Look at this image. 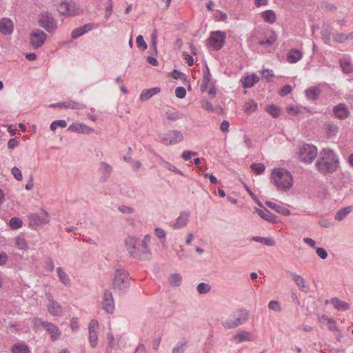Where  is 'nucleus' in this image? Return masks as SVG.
<instances>
[{
    "mask_svg": "<svg viewBox=\"0 0 353 353\" xmlns=\"http://www.w3.org/2000/svg\"><path fill=\"white\" fill-rule=\"evenodd\" d=\"M270 180L278 191H288L294 184L292 174L283 168H274L271 172Z\"/></svg>",
    "mask_w": 353,
    "mask_h": 353,
    "instance_id": "nucleus-1",
    "label": "nucleus"
},
{
    "mask_svg": "<svg viewBox=\"0 0 353 353\" xmlns=\"http://www.w3.org/2000/svg\"><path fill=\"white\" fill-rule=\"evenodd\" d=\"M338 159L334 152L330 149H324L316 163V169L321 173L334 172L338 168Z\"/></svg>",
    "mask_w": 353,
    "mask_h": 353,
    "instance_id": "nucleus-2",
    "label": "nucleus"
},
{
    "mask_svg": "<svg viewBox=\"0 0 353 353\" xmlns=\"http://www.w3.org/2000/svg\"><path fill=\"white\" fill-rule=\"evenodd\" d=\"M317 148L312 144H303L299 148L298 157L300 161L304 163H311L316 158Z\"/></svg>",
    "mask_w": 353,
    "mask_h": 353,
    "instance_id": "nucleus-3",
    "label": "nucleus"
},
{
    "mask_svg": "<svg viewBox=\"0 0 353 353\" xmlns=\"http://www.w3.org/2000/svg\"><path fill=\"white\" fill-rule=\"evenodd\" d=\"M249 317V312L247 310H240L232 316V318L227 319L223 323L225 328H234L246 322Z\"/></svg>",
    "mask_w": 353,
    "mask_h": 353,
    "instance_id": "nucleus-4",
    "label": "nucleus"
},
{
    "mask_svg": "<svg viewBox=\"0 0 353 353\" xmlns=\"http://www.w3.org/2000/svg\"><path fill=\"white\" fill-rule=\"evenodd\" d=\"M226 39L225 32L217 30L212 32L208 38V45L214 50H220L224 45Z\"/></svg>",
    "mask_w": 353,
    "mask_h": 353,
    "instance_id": "nucleus-5",
    "label": "nucleus"
},
{
    "mask_svg": "<svg viewBox=\"0 0 353 353\" xmlns=\"http://www.w3.org/2000/svg\"><path fill=\"white\" fill-rule=\"evenodd\" d=\"M161 141L165 145H174L183 139V134L178 130H169L161 134Z\"/></svg>",
    "mask_w": 353,
    "mask_h": 353,
    "instance_id": "nucleus-6",
    "label": "nucleus"
},
{
    "mask_svg": "<svg viewBox=\"0 0 353 353\" xmlns=\"http://www.w3.org/2000/svg\"><path fill=\"white\" fill-rule=\"evenodd\" d=\"M58 10L61 15L71 17L78 15L81 13V9L74 3L62 2L58 8Z\"/></svg>",
    "mask_w": 353,
    "mask_h": 353,
    "instance_id": "nucleus-7",
    "label": "nucleus"
},
{
    "mask_svg": "<svg viewBox=\"0 0 353 353\" xmlns=\"http://www.w3.org/2000/svg\"><path fill=\"white\" fill-rule=\"evenodd\" d=\"M39 25L49 32H54L57 29V21L48 13H43L39 19Z\"/></svg>",
    "mask_w": 353,
    "mask_h": 353,
    "instance_id": "nucleus-8",
    "label": "nucleus"
},
{
    "mask_svg": "<svg viewBox=\"0 0 353 353\" xmlns=\"http://www.w3.org/2000/svg\"><path fill=\"white\" fill-rule=\"evenodd\" d=\"M47 35L41 30L37 29L33 30L30 35V41L32 46L34 49L41 47L46 40Z\"/></svg>",
    "mask_w": 353,
    "mask_h": 353,
    "instance_id": "nucleus-9",
    "label": "nucleus"
},
{
    "mask_svg": "<svg viewBox=\"0 0 353 353\" xmlns=\"http://www.w3.org/2000/svg\"><path fill=\"white\" fill-rule=\"evenodd\" d=\"M128 278L127 274L122 270H117L115 272L113 281L114 288L123 290L128 287Z\"/></svg>",
    "mask_w": 353,
    "mask_h": 353,
    "instance_id": "nucleus-10",
    "label": "nucleus"
},
{
    "mask_svg": "<svg viewBox=\"0 0 353 353\" xmlns=\"http://www.w3.org/2000/svg\"><path fill=\"white\" fill-rule=\"evenodd\" d=\"M125 245L127 250L132 256L137 258L142 255L139 251L138 240L134 237H128L125 240Z\"/></svg>",
    "mask_w": 353,
    "mask_h": 353,
    "instance_id": "nucleus-11",
    "label": "nucleus"
},
{
    "mask_svg": "<svg viewBox=\"0 0 353 353\" xmlns=\"http://www.w3.org/2000/svg\"><path fill=\"white\" fill-rule=\"evenodd\" d=\"M29 219L30 223L34 225H41L50 222V215L46 211L42 210L41 215L32 214L30 215Z\"/></svg>",
    "mask_w": 353,
    "mask_h": 353,
    "instance_id": "nucleus-12",
    "label": "nucleus"
},
{
    "mask_svg": "<svg viewBox=\"0 0 353 353\" xmlns=\"http://www.w3.org/2000/svg\"><path fill=\"white\" fill-rule=\"evenodd\" d=\"M48 312L52 316H61L63 314L62 307L56 302L51 296H48L46 305Z\"/></svg>",
    "mask_w": 353,
    "mask_h": 353,
    "instance_id": "nucleus-13",
    "label": "nucleus"
},
{
    "mask_svg": "<svg viewBox=\"0 0 353 353\" xmlns=\"http://www.w3.org/2000/svg\"><path fill=\"white\" fill-rule=\"evenodd\" d=\"M102 307L108 313H113L114 310V302L111 292L105 290L103 294Z\"/></svg>",
    "mask_w": 353,
    "mask_h": 353,
    "instance_id": "nucleus-14",
    "label": "nucleus"
},
{
    "mask_svg": "<svg viewBox=\"0 0 353 353\" xmlns=\"http://www.w3.org/2000/svg\"><path fill=\"white\" fill-rule=\"evenodd\" d=\"M68 131L84 134H89L94 132V130L92 128L78 122L72 123L70 125L68 128Z\"/></svg>",
    "mask_w": 353,
    "mask_h": 353,
    "instance_id": "nucleus-15",
    "label": "nucleus"
},
{
    "mask_svg": "<svg viewBox=\"0 0 353 353\" xmlns=\"http://www.w3.org/2000/svg\"><path fill=\"white\" fill-rule=\"evenodd\" d=\"M40 324L50 334L51 339L53 341L57 340L59 338L61 332L57 325L46 321H41Z\"/></svg>",
    "mask_w": 353,
    "mask_h": 353,
    "instance_id": "nucleus-16",
    "label": "nucleus"
},
{
    "mask_svg": "<svg viewBox=\"0 0 353 353\" xmlns=\"http://www.w3.org/2000/svg\"><path fill=\"white\" fill-rule=\"evenodd\" d=\"M290 276L295 282L296 285L301 292L305 293L309 292L310 285L302 276L291 272L290 274Z\"/></svg>",
    "mask_w": 353,
    "mask_h": 353,
    "instance_id": "nucleus-17",
    "label": "nucleus"
},
{
    "mask_svg": "<svg viewBox=\"0 0 353 353\" xmlns=\"http://www.w3.org/2000/svg\"><path fill=\"white\" fill-rule=\"evenodd\" d=\"M14 30V24L11 19L3 18L0 20V32L4 35L10 34Z\"/></svg>",
    "mask_w": 353,
    "mask_h": 353,
    "instance_id": "nucleus-18",
    "label": "nucleus"
},
{
    "mask_svg": "<svg viewBox=\"0 0 353 353\" xmlns=\"http://www.w3.org/2000/svg\"><path fill=\"white\" fill-rule=\"evenodd\" d=\"M277 39V36L272 30L266 31L265 33V38L259 40V43L261 46H270L274 43Z\"/></svg>",
    "mask_w": 353,
    "mask_h": 353,
    "instance_id": "nucleus-19",
    "label": "nucleus"
},
{
    "mask_svg": "<svg viewBox=\"0 0 353 353\" xmlns=\"http://www.w3.org/2000/svg\"><path fill=\"white\" fill-rule=\"evenodd\" d=\"M265 205L271 208L272 210H274L279 214H281L284 216H290L291 214V212L289 209L285 208L284 205H279L274 202L268 201L265 202Z\"/></svg>",
    "mask_w": 353,
    "mask_h": 353,
    "instance_id": "nucleus-20",
    "label": "nucleus"
},
{
    "mask_svg": "<svg viewBox=\"0 0 353 353\" xmlns=\"http://www.w3.org/2000/svg\"><path fill=\"white\" fill-rule=\"evenodd\" d=\"M189 216L190 214L188 212H181L173 224L172 228L175 230L184 228L188 222Z\"/></svg>",
    "mask_w": 353,
    "mask_h": 353,
    "instance_id": "nucleus-21",
    "label": "nucleus"
},
{
    "mask_svg": "<svg viewBox=\"0 0 353 353\" xmlns=\"http://www.w3.org/2000/svg\"><path fill=\"white\" fill-rule=\"evenodd\" d=\"M256 212L259 214V216L263 219V220L270 223H275L277 221V217L274 214H273L270 211L267 210L266 209L261 210V209H256Z\"/></svg>",
    "mask_w": 353,
    "mask_h": 353,
    "instance_id": "nucleus-22",
    "label": "nucleus"
},
{
    "mask_svg": "<svg viewBox=\"0 0 353 353\" xmlns=\"http://www.w3.org/2000/svg\"><path fill=\"white\" fill-rule=\"evenodd\" d=\"M328 303L332 304L334 306V307L338 310L345 311L350 309V305L347 303L343 301L336 297L331 299L330 301L327 300L325 301L326 304H327Z\"/></svg>",
    "mask_w": 353,
    "mask_h": 353,
    "instance_id": "nucleus-23",
    "label": "nucleus"
},
{
    "mask_svg": "<svg viewBox=\"0 0 353 353\" xmlns=\"http://www.w3.org/2000/svg\"><path fill=\"white\" fill-rule=\"evenodd\" d=\"M334 115L339 119H345L349 115V111L344 104H339L334 108Z\"/></svg>",
    "mask_w": 353,
    "mask_h": 353,
    "instance_id": "nucleus-24",
    "label": "nucleus"
},
{
    "mask_svg": "<svg viewBox=\"0 0 353 353\" xmlns=\"http://www.w3.org/2000/svg\"><path fill=\"white\" fill-rule=\"evenodd\" d=\"M159 92H160V88L158 87L145 89L141 92L139 99L141 101H145Z\"/></svg>",
    "mask_w": 353,
    "mask_h": 353,
    "instance_id": "nucleus-25",
    "label": "nucleus"
},
{
    "mask_svg": "<svg viewBox=\"0 0 353 353\" xmlns=\"http://www.w3.org/2000/svg\"><path fill=\"white\" fill-rule=\"evenodd\" d=\"M11 353H30L29 347L23 342H18L13 344L10 348Z\"/></svg>",
    "mask_w": 353,
    "mask_h": 353,
    "instance_id": "nucleus-26",
    "label": "nucleus"
},
{
    "mask_svg": "<svg viewBox=\"0 0 353 353\" xmlns=\"http://www.w3.org/2000/svg\"><path fill=\"white\" fill-rule=\"evenodd\" d=\"M55 106L72 110H81L85 108V106L83 104L74 101H69L63 103H60L57 104Z\"/></svg>",
    "mask_w": 353,
    "mask_h": 353,
    "instance_id": "nucleus-27",
    "label": "nucleus"
},
{
    "mask_svg": "<svg viewBox=\"0 0 353 353\" xmlns=\"http://www.w3.org/2000/svg\"><path fill=\"white\" fill-rule=\"evenodd\" d=\"M260 16L264 21L269 23L270 24L274 23L276 21V14L272 10H268L264 12H262L260 14Z\"/></svg>",
    "mask_w": 353,
    "mask_h": 353,
    "instance_id": "nucleus-28",
    "label": "nucleus"
},
{
    "mask_svg": "<svg viewBox=\"0 0 353 353\" xmlns=\"http://www.w3.org/2000/svg\"><path fill=\"white\" fill-rule=\"evenodd\" d=\"M259 80V78L256 74L247 75L242 79V83L244 88H251Z\"/></svg>",
    "mask_w": 353,
    "mask_h": 353,
    "instance_id": "nucleus-29",
    "label": "nucleus"
},
{
    "mask_svg": "<svg viewBox=\"0 0 353 353\" xmlns=\"http://www.w3.org/2000/svg\"><path fill=\"white\" fill-rule=\"evenodd\" d=\"M303 56L301 51L296 49H292L290 50L287 60L289 63H294L299 61Z\"/></svg>",
    "mask_w": 353,
    "mask_h": 353,
    "instance_id": "nucleus-30",
    "label": "nucleus"
},
{
    "mask_svg": "<svg viewBox=\"0 0 353 353\" xmlns=\"http://www.w3.org/2000/svg\"><path fill=\"white\" fill-rule=\"evenodd\" d=\"M340 65L343 72L350 73L353 71V65L349 58L343 57L340 60Z\"/></svg>",
    "mask_w": 353,
    "mask_h": 353,
    "instance_id": "nucleus-31",
    "label": "nucleus"
},
{
    "mask_svg": "<svg viewBox=\"0 0 353 353\" xmlns=\"http://www.w3.org/2000/svg\"><path fill=\"white\" fill-rule=\"evenodd\" d=\"M265 110L274 118H277L281 115V109L276 105H268Z\"/></svg>",
    "mask_w": 353,
    "mask_h": 353,
    "instance_id": "nucleus-32",
    "label": "nucleus"
},
{
    "mask_svg": "<svg viewBox=\"0 0 353 353\" xmlns=\"http://www.w3.org/2000/svg\"><path fill=\"white\" fill-rule=\"evenodd\" d=\"M321 92L319 88L312 86L305 90V94L307 99L310 100H315L318 98Z\"/></svg>",
    "mask_w": 353,
    "mask_h": 353,
    "instance_id": "nucleus-33",
    "label": "nucleus"
},
{
    "mask_svg": "<svg viewBox=\"0 0 353 353\" xmlns=\"http://www.w3.org/2000/svg\"><path fill=\"white\" fill-rule=\"evenodd\" d=\"M319 321L323 323H326L327 325L328 329L330 330L334 331L337 330L335 321L325 315L321 316L319 318Z\"/></svg>",
    "mask_w": 353,
    "mask_h": 353,
    "instance_id": "nucleus-34",
    "label": "nucleus"
},
{
    "mask_svg": "<svg viewBox=\"0 0 353 353\" xmlns=\"http://www.w3.org/2000/svg\"><path fill=\"white\" fill-rule=\"evenodd\" d=\"M257 108H258V105L253 100H250V101H247L246 103H245V104L243 105V110L247 114H251V113L256 111Z\"/></svg>",
    "mask_w": 353,
    "mask_h": 353,
    "instance_id": "nucleus-35",
    "label": "nucleus"
},
{
    "mask_svg": "<svg viewBox=\"0 0 353 353\" xmlns=\"http://www.w3.org/2000/svg\"><path fill=\"white\" fill-rule=\"evenodd\" d=\"M252 240L256 242H259L268 246H274L275 245V241L272 237H261L255 236L252 237Z\"/></svg>",
    "mask_w": 353,
    "mask_h": 353,
    "instance_id": "nucleus-36",
    "label": "nucleus"
},
{
    "mask_svg": "<svg viewBox=\"0 0 353 353\" xmlns=\"http://www.w3.org/2000/svg\"><path fill=\"white\" fill-rule=\"evenodd\" d=\"M352 210H353V206H347L340 210L335 215V219L341 221H342Z\"/></svg>",
    "mask_w": 353,
    "mask_h": 353,
    "instance_id": "nucleus-37",
    "label": "nucleus"
},
{
    "mask_svg": "<svg viewBox=\"0 0 353 353\" xmlns=\"http://www.w3.org/2000/svg\"><path fill=\"white\" fill-rule=\"evenodd\" d=\"M14 242L16 246L20 249L23 250H27L28 249V245L26 241L21 236H17L14 239Z\"/></svg>",
    "mask_w": 353,
    "mask_h": 353,
    "instance_id": "nucleus-38",
    "label": "nucleus"
},
{
    "mask_svg": "<svg viewBox=\"0 0 353 353\" xmlns=\"http://www.w3.org/2000/svg\"><path fill=\"white\" fill-rule=\"evenodd\" d=\"M250 168L252 171H253L256 174H261L265 170V166L261 163H253L250 165Z\"/></svg>",
    "mask_w": 353,
    "mask_h": 353,
    "instance_id": "nucleus-39",
    "label": "nucleus"
},
{
    "mask_svg": "<svg viewBox=\"0 0 353 353\" xmlns=\"http://www.w3.org/2000/svg\"><path fill=\"white\" fill-rule=\"evenodd\" d=\"M182 281V277L179 274H173L169 279L170 283L173 286H179Z\"/></svg>",
    "mask_w": 353,
    "mask_h": 353,
    "instance_id": "nucleus-40",
    "label": "nucleus"
},
{
    "mask_svg": "<svg viewBox=\"0 0 353 353\" xmlns=\"http://www.w3.org/2000/svg\"><path fill=\"white\" fill-rule=\"evenodd\" d=\"M58 276L61 281L63 282L65 285L70 284V279L67 274L63 271V270L61 268H58L57 269Z\"/></svg>",
    "mask_w": 353,
    "mask_h": 353,
    "instance_id": "nucleus-41",
    "label": "nucleus"
},
{
    "mask_svg": "<svg viewBox=\"0 0 353 353\" xmlns=\"http://www.w3.org/2000/svg\"><path fill=\"white\" fill-rule=\"evenodd\" d=\"M67 126V122L65 120H57L52 122L50 124V130L55 131L58 127L65 128Z\"/></svg>",
    "mask_w": 353,
    "mask_h": 353,
    "instance_id": "nucleus-42",
    "label": "nucleus"
},
{
    "mask_svg": "<svg viewBox=\"0 0 353 353\" xmlns=\"http://www.w3.org/2000/svg\"><path fill=\"white\" fill-rule=\"evenodd\" d=\"M250 334L248 332H241L237 334L234 336V339L237 341V343H241L244 341H250Z\"/></svg>",
    "mask_w": 353,
    "mask_h": 353,
    "instance_id": "nucleus-43",
    "label": "nucleus"
},
{
    "mask_svg": "<svg viewBox=\"0 0 353 353\" xmlns=\"http://www.w3.org/2000/svg\"><path fill=\"white\" fill-rule=\"evenodd\" d=\"M214 18L216 21H225L228 19L227 14L221 11V10H215L214 13Z\"/></svg>",
    "mask_w": 353,
    "mask_h": 353,
    "instance_id": "nucleus-44",
    "label": "nucleus"
},
{
    "mask_svg": "<svg viewBox=\"0 0 353 353\" xmlns=\"http://www.w3.org/2000/svg\"><path fill=\"white\" fill-rule=\"evenodd\" d=\"M196 290L199 294H206L210 291L211 286L208 283H201L198 285Z\"/></svg>",
    "mask_w": 353,
    "mask_h": 353,
    "instance_id": "nucleus-45",
    "label": "nucleus"
},
{
    "mask_svg": "<svg viewBox=\"0 0 353 353\" xmlns=\"http://www.w3.org/2000/svg\"><path fill=\"white\" fill-rule=\"evenodd\" d=\"M9 225L12 229H18L22 226V221L17 217L12 218Z\"/></svg>",
    "mask_w": 353,
    "mask_h": 353,
    "instance_id": "nucleus-46",
    "label": "nucleus"
},
{
    "mask_svg": "<svg viewBox=\"0 0 353 353\" xmlns=\"http://www.w3.org/2000/svg\"><path fill=\"white\" fill-rule=\"evenodd\" d=\"M139 251L142 255L140 257H137L138 259H144L150 256V252L148 247L141 246V245H139Z\"/></svg>",
    "mask_w": 353,
    "mask_h": 353,
    "instance_id": "nucleus-47",
    "label": "nucleus"
},
{
    "mask_svg": "<svg viewBox=\"0 0 353 353\" xmlns=\"http://www.w3.org/2000/svg\"><path fill=\"white\" fill-rule=\"evenodd\" d=\"M334 40L337 43H342L347 40V37L346 34L337 32L334 36Z\"/></svg>",
    "mask_w": 353,
    "mask_h": 353,
    "instance_id": "nucleus-48",
    "label": "nucleus"
},
{
    "mask_svg": "<svg viewBox=\"0 0 353 353\" xmlns=\"http://www.w3.org/2000/svg\"><path fill=\"white\" fill-rule=\"evenodd\" d=\"M97 339H98V336H97V332H94V331L89 332V340H90V345L92 347H96V345L97 344Z\"/></svg>",
    "mask_w": 353,
    "mask_h": 353,
    "instance_id": "nucleus-49",
    "label": "nucleus"
},
{
    "mask_svg": "<svg viewBox=\"0 0 353 353\" xmlns=\"http://www.w3.org/2000/svg\"><path fill=\"white\" fill-rule=\"evenodd\" d=\"M157 39H158V31L154 29L151 35V45L154 50H157Z\"/></svg>",
    "mask_w": 353,
    "mask_h": 353,
    "instance_id": "nucleus-50",
    "label": "nucleus"
},
{
    "mask_svg": "<svg viewBox=\"0 0 353 353\" xmlns=\"http://www.w3.org/2000/svg\"><path fill=\"white\" fill-rule=\"evenodd\" d=\"M268 307L271 310L279 312L281 310L280 303L276 301H271L268 304Z\"/></svg>",
    "mask_w": 353,
    "mask_h": 353,
    "instance_id": "nucleus-51",
    "label": "nucleus"
},
{
    "mask_svg": "<svg viewBox=\"0 0 353 353\" xmlns=\"http://www.w3.org/2000/svg\"><path fill=\"white\" fill-rule=\"evenodd\" d=\"M137 44L139 48H141L143 50H146L148 48L147 43L145 42L143 39V37L142 35H139L137 37Z\"/></svg>",
    "mask_w": 353,
    "mask_h": 353,
    "instance_id": "nucleus-52",
    "label": "nucleus"
},
{
    "mask_svg": "<svg viewBox=\"0 0 353 353\" xmlns=\"http://www.w3.org/2000/svg\"><path fill=\"white\" fill-rule=\"evenodd\" d=\"M97 28H98V26L92 23L85 24L81 27L83 34Z\"/></svg>",
    "mask_w": 353,
    "mask_h": 353,
    "instance_id": "nucleus-53",
    "label": "nucleus"
},
{
    "mask_svg": "<svg viewBox=\"0 0 353 353\" xmlns=\"http://www.w3.org/2000/svg\"><path fill=\"white\" fill-rule=\"evenodd\" d=\"M11 172L13 174L14 177L17 181H20L22 180L23 175H22L21 170L18 168H17V167L12 168L11 170Z\"/></svg>",
    "mask_w": 353,
    "mask_h": 353,
    "instance_id": "nucleus-54",
    "label": "nucleus"
},
{
    "mask_svg": "<svg viewBox=\"0 0 353 353\" xmlns=\"http://www.w3.org/2000/svg\"><path fill=\"white\" fill-rule=\"evenodd\" d=\"M175 95L179 99H183L186 95V90L183 87H177L175 90Z\"/></svg>",
    "mask_w": 353,
    "mask_h": 353,
    "instance_id": "nucleus-55",
    "label": "nucleus"
},
{
    "mask_svg": "<svg viewBox=\"0 0 353 353\" xmlns=\"http://www.w3.org/2000/svg\"><path fill=\"white\" fill-rule=\"evenodd\" d=\"M262 76L267 81H270L272 80V78L274 76L272 70H263L262 71Z\"/></svg>",
    "mask_w": 353,
    "mask_h": 353,
    "instance_id": "nucleus-56",
    "label": "nucleus"
},
{
    "mask_svg": "<svg viewBox=\"0 0 353 353\" xmlns=\"http://www.w3.org/2000/svg\"><path fill=\"white\" fill-rule=\"evenodd\" d=\"M291 91L292 87L289 85H285L279 90V94L281 96H285L288 94L290 93Z\"/></svg>",
    "mask_w": 353,
    "mask_h": 353,
    "instance_id": "nucleus-57",
    "label": "nucleus"
},
{
    "mask_svg": "<svg viewBox=\"0 0 353 353\" xmlns=\"http://www.w3.org/2000/svg\"><path fill=\"white\" fill-rule=\"evenodd\" d=\"M197 153L195 152H191V151H188V150H186V151H184L183 153H182V158L185 160V161H188L189 160L192 156H195L196 155Z\"/></svg>",
    "mask_w": 353,
    "mask_h": 353,
    "instance_id": "nucleus-58",
    "label": "nucleus"
},
{
    "mask_svg": "<svg viewBox=\"0 0 353 353\" xmlns=\"http://www.w3.org/2000/svg\"><path fill=\"white\" fill-rule=\"evenodd\" d=\"M287 112L290 115H296L299 113V108L296 106H289L286 108Z\"/></svg>",
    "mask_w": 353,
    "mask_h": 353,
    "instance_id": "nucleus-59",
    "label": "nucleus"
},
{
    "mask_svg": "<svg viewBox=\"0 0 353 353\" xmlns=\"http://www.w3.org/2000/svg\"><path fill=\"white\" fill-rule=\"evenodd\" d=\"M316 252L317 255L322 259H325L327 256L326 250L322 248H318Z\"/></svg>",
    "mask_w": 353,
    "mask_h": 353,
    "instance_id": "nucleus-60",
    "label": "nucleus"
},
{
    "mask_svg": "<svg viewBox=\"0 0 353 353\" xmlns=\"http://www.w3.org/2000/svg\"><path fill=\"white\" fill-rule=\"evenodd\" d=\"M183 57L184 58V59L186 61L188 65L189 66H191L193 65L194 63V59L192 56H190V54H188L187 52H183Z\"/></svg>",
    "mask_w": 353,
    "mask_h": 353,
    "instance_id": "nucleus-61",
    "label": "nucleus"
},
{
    "mask_svg": "<svg viewBox=\"0 0 353 353\" xmlns=\"http://www.w3.org/2000/svg\"><path fill=\"white\" fill-rule=\"evenodd\" d=\"M99 327V323L97 320H92L89 323V332H97Z\"/></svg>",
    "mask_w": 353,
    "mask_h": 353,
    "instance_id": "nucleus-62",
    "label": "nucleus"
},
{
    "mask_svg": "<svg viewBox=\"0 0 353 353\" xmlns=\"http://www.w3.org/2000/svg\"><path fill=\"white\" fill-rule=\"evenodd\" d=\"M83 34V31H82L81 27L74 29L71 34L72 37L73 39L78 38Z\"/></svg>",
    "mask_w": 353,
    "mask_h": 353,
    "instance_id": "nucleus-63",
    "label": "nucleus"
},
{
    "mask_svg": "<svg viewBox=\"0 0 353 353\" xmlns=\"http://www.w3.org/2000/svg\"><path fill=\"white\" fill-rule=\"evenodd\" d=\"M201 107L207 110V111H210V112H212L213 111V106L212 105L211 103H210L209 101H202V104H201Z\"/></svg>",
    "mask_w": 353,
    "mask_h": 353,
    "instance_id": "nucleus-64",
    "label": "nucleus"
}]
</instances>
